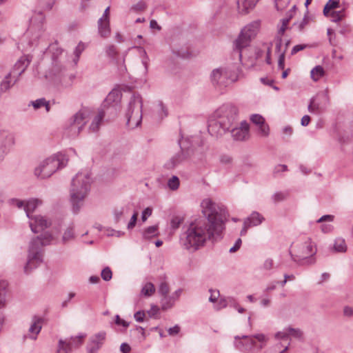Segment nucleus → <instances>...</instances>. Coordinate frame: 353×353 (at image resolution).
<instances>
[{"instance_id":"f257e3e1","label":"nucleus","mask_w":353,"mask_h":353,"mask_svg":"<svg viewBox=\"0 0 353 353\" xmlns=\"http://www.w3.org/2000/svg\"><path fill=\"white\" fill-rule=\"evenodd\" d=\"M201 208L203 216L192 221L184 233L183 244L187 250H196L207 241H216L223 238L227 219L224 207L206 198L201 201Z\"/></svg>"},{"instance_id":"f03ea898","label":"nucleus","mask_w":353,"mask_h":353,"mask_svg":"<svg viewBox=\"0 0 353 353\" xmlns=\"http://www.w3.org/2000/svg\"><path fill=\"white\" fill-rule=\"evenodd\" d=\"M238 108L230 103L223 104L211 115L208 121V132L214 137L223 135L236 125Z\"/></svg>"},{"instance_id":"7ed1b4c3","label":"nucleus","mask_w":353,"mask_h":353,"mask_svg":"<svg viewBox=\"0 0 353 353\" xmlns=\"http://www.w3.org/2000/svg\"><path fill=\"white\" fill-rule=\"evenodd\" d=\"M91 179L88 173L79 172L72 180L70 190L73 211L77 213L83 205L90 188Z\"/></svg>"},{"instance_id":"20e7f679","label":"nucleus","mask_w":353,"mask_h":353,"mask_svg":"<svg viewBox=\"0 0 353 353\" xmlns=\"http://www.w3.org/2000/svg\"><path fill=\"white\" fill-rule=\"evenodd\" d=\"M52 236L49 233H45L34 238L30 243L28 261L24 266V272L30 274L32 270L37 268L43 261L42 247L50 244Z\"/></svg>"},{"instance_id":"39448f33","label":"nucleus","mask_w":353,"mask_h":353,"mask_svg":"<svg viewBox=\"0 0 353 353\" xmlns=\"http://www.w3.org/2000/svg\"><path fill=\"white\" fill-rule=\"evenodd\" d=\"M67 157L61 153L46 158L34 169V175L39 179L52 176L58 169L64 168L68 163Z\"/></svg>"},{"instance_id":"423d86ee","label":"nucleus","mask_w":353,"mask_h":353,"mask_svg":"<svg viewBox=\"0 0 353 353\" xmlns=\"http://www.w3.org/2000/svg\"><path fill=\"white\" fill-rule=\"evenodd\" d=\"M143 99L139 93H133L130 98L125 111L126 125L134 129L140 125L143 112Z\"/></svg>"},{"instance_id":"0eeeda50","label":"nucleus","mask_w":353,"mask_h":353,"mask_svg":"<svg viewBox=\"0 0 353 353\" xmlns=\"http://www.w3.org/2000/svg\"><path fill=\"white\" fill-rule=\"evenodd\" d=\"M294 251L290 250L292 260L299 265L313 264L315 262L312 256L315 254L316 250L310 241H305L296 245Z\"/></svg>"},{"instance_id":"6e6552de","label":"nucleus","mask_w":353,"mask_h":353,"mask_svg":"<svg viewBox=\"0 0 353 353\" xmlns=\"http://www.w3.org/2000/svg\"><path fill=\"white\" fill-rule=\"evenodd\" d=\"M92 114V110L89 108L83 107L80 109L70 120L68 135L72 137L78 136L90 120Z\"/></svg>"},{"instance_id":"1a4fd4ad","label":"nucleus","mask_w":353,"mask_h":353,"mask_svg":"<svg viewBox=\"0 0 353 353\" xmlns=\"http://www.w3.org/2000/svg\"><path fill=\"white\" fill-rule=\"evenodd\" d=\"M259 24L256 21H254L245 26L234 42V51L238 54L239 58L241 57V50L244 48L249 46L250 41L257 34Z\"/></svg>"},{"instance_id":"9d476101","label":"nucleus","mask_w":353,"mask_h":353,"mask_svg":"<svg viewBox=\"0 0 353 353\" xmlns=\"http://www.w3.org/2000/svg\"><path fill=\"white\" fill-rule=\"evenodd\" d=\"M181 151L166 161L164 167L168 170H172L190 157L194 154V150L189 145L188 139L179 142Z\"/></svg>"},{"instance_id":"9b49d317","label":"nucleus","mask_w":353,"mask_h":353,"mask_svg":"<svg viewBox=\"0 0 353 353\" xmlns=\"http://www.w3.org/2000/svg\"><path fill=\"white\" fill-rule=\"evenodd\" d=\"M45 17L42 12H39L30 19V24L28 32L31 34L30 43L34 45L43 35L44 32L43 22Z\"/></svg>"},{"instance_id":"f8f14e48","label":"nucleus","mask_w":353,"mask_h":353,"mask_svg":"<svg viewBox=\"0 0 353 353\" xmlns=\"http://www.w3.org/2000/svg\"><path fill=\"white\" fill-rule=\"evenodd\" d=\"M50 50H52V68L50 70V75L54 76L60 82L63 81L65 77V68L62 64L59 57L62 56L63 52V50L57 47L56 46H51Z\"/></svg>"},{"instance_id":"ddd939ff","label":"nucleus","mask_w":353,"mask_h":353,"mask_svg":"<svg viewBox=\"0 0 353 353\" xmlns=\"http://www.w3.org/2000/svg\"><path fill=\"white\" fill-rule=\"evenodd\" d=\"M121 93L117 90H112L102 103V110L107 114L116 115L119 110V105L121 99Z\"/></svg>"},{"instance_id":"4468645a","label":"nucleus","mask_w":353,"mask_h":353,"mask_svg":"<svg viewBox=\"0 0 353 353\" xmlns=\"http://www.w3.org/2000/svg\"><path fill=\"white\" fill-rule=\"evenodd\" d=\"M242 339L244 340V341H239L236 343V347L245 352H251L253 349L255 348L256 346V342L254 341V339H257L260 342H263L265 341V336L263 334H258L252 336H248L246 335H243L241 337H239V336H235V339Z\"/></svg>"},{"instance_id":"2eb2a0df","label":"nucleus","mask_w":353,"mask_h":353,"mask_svg":"<svg viewBox=\"0 0 353 353\" xmlns=\"http://www.w3.org/2000/svg\"><path fill=\"white\" fill-rule=\"evenodd\" d=\"M14 143L13 134L6 132L0 133V163L3 161Z\"/></svg>"},{"instance_id":"dca6fc26","label":"nucleus","mask_w":353,"mask_h":353,"mask_svg":"<svg viewBox=\"0 0 353 353\" xmlns=\"http://www.w3.org/2000/svg\"><path fill=\"white\" fill-rule=\"evenodd\" d=\"M30 227L34 233H38L51 225L50 220L41 215H36L30 217Z\"/></svg>"},{"instance_id":"f3484780","label":"nucleus","mask_w":353,"mask_h":353,"mask_svg":"<svg viewBox=\"0 0 353 353\" xmlns=\"http://www.w3.org/2000/svg\"><path fill=\"white\" fill-rule=\"evenodd\" d=\"M30 61L31 59H30L28 55H23L15 63L10 72L12 73L13 77L15 78L14 81L19 80V77L25 72Z\"/></svg>"},{"instance_id":"a211bd4d","label":"nucleus","mask_w":353,"mask_h":353,"mask_svg":"<svg viewBox=\"0 0 353 353\" xmlns=\"http://www.w3.org/2000/svg\"><path fill=\"white\" fill-rule=\"evenodd\" d=\"M230 131L235 141H245L249 137V125L245 121L241 123L240 127H236L235 125Z\"/></svg>"},{"instance_id":"6ab92c4d","label":"nucleus","mask_w":353,"mask_h":353,"mask_svg":"<svg viewBox=\"0 0 353 353\" xmlns=\"http://www.w3.org/2000/svg\"><path fill=\"white\" fill-rule=\"evenodd\" d=\"M182 289H178L172 294H166L161 299V307L162 310H168L174 307L182 293Z\"/></svg>"},{"instance_id":"aec40b11","label":"nucleus","mask_w":353,"mask_h":353,"mask_svg":"<svg viewBox=\"0 0 353 353\" xmlns=\"http://www.w3.org/2000/svg\"><path fill=\"white\" fill-rule=\"evenodd\" d=\"M105 336L106 333L105 332H100L92 336L88 346V352L90 353L96 352L103 345Z\"/></svg>"},{"instance_id":"412c9836","label":"nucleus","mask_w":353,"mask_h":353,"mask_svg":"<svg viewBox=\"0 0 353 353\" xmlns=\"http://www.w3.org/2000/svg\"><path fill=\"white\" fill-rule=\"evenodd\" d=\"M229 78L228 70L226 68H216L212 70L211 79L214 84H225L226 80Z\"/></svg>"},{"instance_id":"4be33fe9","label":"nucleus","mask_w":353,"mask_h":353,"mask_svg":"<svg viewBox=\"0 0 353 353\" xmlns=\"http://www.w3.org/2000/svg\"><path fill=\"white\" fill-rule=\"evenodd\" d=\"M251 121L259 127V131L261 136L267 137L269 134V126L265 123L264 118L260 114H252L250 117Z\"/></svg>"},{"instance_id":"5701e85b","label":"nucleus","mask_w":353,"mask_h":353,"mask_svg":"<svg viewBox=\"0 0 353 353\" xmlns=\"http://www.w3.org/2000/svg\"><path fill=\"white\" fill-rule=\"evenodd\" d=\"M259 0H237L238 10L241 14H245L252 10Z\"/></svg>"},{"instance_id":"b1692460","label":"nucleus","mask_w":353,"mask_h":353,"mask_svg":"<svg viewBox=\"0 0 353 353\" xmlns=\"http://www.w3.org/2000/svg\"><path fill=\"white\" fill-rule=\"evenodd\" d=\"M152 110L154 116L159 119H163L168 115V110L161 101H157L152 103Z\"/></svg>"},{"instance_id":"393cba45","label":"nucleus","mask_w":353,"mask_h":353,"mask_svg":"<svg viewBox=\"0 0 353 353\" xmlns=\"http://www.w3.org/2000/svg\"><path fill=\"white\" fill-rule=\"evenodd\" d=\"M41 322L42 320L40 318L34 317L32 319V323L30 325L28 332L30 333L29 337L32 339L35 340L37 339V334L40 332L41 330Z\"/></svg>"},{"instance_id":"a878e982","label":"nucleus","mask_w":353,"mask_h":353,"mask_svg":"<svg viewBox=\"0 0 353 353\" xmlns=\"http://www.w3.org/2000/svg\"><path fill=\"white\" fill-rule=\"evenodd\" d=\"M107 113L105 110H102L100 109L97 113V114L94 117L90 127V131L92 132H96L99 130V126L102 123L103 118L105 117Z\"/></svg>"},{"instance_id":"bb28decb","label":"nucleus","mask_w":353,"mask_h":353,"mask_svg":"<svg viewBox=\"0 0 353 353\" xmlns=\"http://www.w3.org/2000/svg\"><path fill=\"white\" fill-rule=\"evenodd\" d=\"M42 203L41 201L38 199H30L26 201L24 210L26 213V216L30 219L32 216H30V213L33 212L35 209Z\"/></svg>"},{"instance_id":"cd10ccee","label":"nucleus","mask_w":353,"mask_h":353,"mask_svg":"<svg viewBox=\"0 0 353 353\" xmlns=\"http://www.w3.org/2000/svg\"><path fill=\"white\" fill-rule=\"evenodd\" d=\"M98 30L101 37H108L110 33V20L99 19Z\"/></svg>"},{"instance_id":"c85d7f7f","label":"nucleus","mask_w":353,"mask_h":353,"mask_svg":"<svg viewBox=\"0 0 353 353\" xmlns=\"http://www.w3.org/2000/svg\"><path fill=\"white\" fill-rule=\"evenodd\" d=\"M15 78L13 77V74L9 72L1 82L0 90L1 92H6L17 81H14Z\"/></svg>"},{"instance_id":"c756f323","label":"nucleus","mask_w":353,"mask_h":353,"mask_svg":"<svg viewBox=\"0 0 353 353\" xmlns=\"http://www.w3.org/2000/svg\"><path fill=\"white\" fill-rule=\"evenodd\" d=\"M264 220V217L257 212H253L250 216L245 219L251 227L260 225Z\"/></svg>"},{"instance_id":"7c9ffc66","label":"nucleus","mask_w":353,"mask_h":353,"mask_svg":"<svg viewBox=\"0 0 353 353\" xmlns=\"http://www.w3.org/2000/svg\"><path fill=\"white\" fill-rule=\"evenodd\" d=\"M158 226L152 225L145 228L143 232V237L145 239H150L154 236H158Z\"/></svg>"},{"instance_id":"2f4dec72","label":"nucleus","mask_w":353,"mask_h":353,"mask_svg":"<svg viewBox=\"0 0 353 353\" xmlns=\"http://www.w3.org/2000/svg\"><path fill=\"white\" fill-rule=\"evenodd\" d=\"M311 78L314 81H317L321 78L324 74L325 71L321 65H316L311 70Z\"/></svg>"},{"instance_id":"473e14b6","label":"nucleus","mask_w":353,"mask_h":353,"mask_svg":"<svg viewBox=\"0 0 353 353\" xmlns=\"http://www.w3.org/2000/svg\"><path fill=\"white\" fill-rule=\"evenodd\" d=\"M7 294V283L5 281H0V308L6 305Z\"/></svg>"},{"instance_id":"72a5a7b5","label":"nucleus","mask_w":353,"mask_h":353,"mask_svg":"<svg viewBox=\"0 0 353 353\" xmlns=\"http://www.w3.org/2000/svg\"><path fill=\"white\" fill-rule=\"evenodd\" d=\"M31 104L35 110L39 109L43 106L46 108L47 112L50 111V104L44 98L37 99L34 101H31Z\"/></svg>"},{"instance_id":"f704fd0d","label":"nucleus","mask_w":353,"mask_h":353,"mask_svg":"<svg viewBox=\"0 0 353 353\" xmlns=\"http://www.w3.org/2000/svg\"><path fill=\"white\" fill-rule=\"evenodd\" d=\"M127 207H117L113 210V216L115 223H119L123 217Z\"/></svg>"},{"instance_id":"c9c22d12","label":"nucleus","mask_w":353,"mask_h":353,"mask_svg":"<svg viewBox=\"0 0 353 353\" xmlns=\"http://www.w3.org/2000/svg\"><path fill=\"white\" fill-rule=\"evenodd\" d=\"M308 111L311 113H319L322 111L320 103L316 102L314 98H312L307 107Z\"/></svg>"},{"instance_id":"e433bc0d","label":"nucleus","mask_w":353,"mask_h":353,"mask_svg":"<svg viewBox=\"0 0 353 353\" xmlns=\"http://www.w3.org/2000/svg\"><path fill=\"white\" fill-rule=\"evenodd\" d=\"M84 336V335H81L79 336L71 337L70 339L64 340L67 342V343L70 344V353H71V349L72 346L78 347L82 343V339Z\"/></svg>"},{"instance_id":"4c0bfd02","label":"nucleus","mask_w":353,"mask_h":353,"mask_svg":"<svg viewBox=\"0 0 353 353\" xmlns=\"http://www.w3.org/2000/svg\"><path fill=\"white\" fill-rule=\"evenodd\" d=\"M347 249L345 240L341 238H338L335 240L334 244V250L336 252H343Z\"/></svg>"},{"instance_id":"58836bf2","label":"nucleus","mask_w":353,"mask_h":353,"mask_svg":"<svg viewBox=\"0 0 353 353\" xmlns=\"http://www.w3.org/2000/svg\"><path fill=\"white\" fill-rule=\"evenodd\" d=\"M75 237L74 229L72 227L68 228L62 236V242L66 243L67 242L74 239Z\"/></svg>"},{"instance_id":"ea45409f","label":"nucleus","mask_w":353,"mask_h":353,"mask_svg":"<svg viewBox=\"0 0 353 353\" xmlns=\"http://www.w3.org/2000/svg\"><path fill=\"white\" fill-rule=\"evenodd\" d=\"M154 292H155L154 285L150 282L147 283L142 288V290H141V294L145 296H152Z\"/></svg>"},{"instance_id":"a19ab883","label":"nucleus","mask_w":353,"mask_h":353,"mask_svg":"<svg viewBox=\"0 0 353 353\" xmlns=\"http://www.w3.org/2000/svg\"><path fill=\"white\" fill-rule=\"evenodd\" d=\"M70 344L60 339L58 343L57 353H70Z\"/></svg>"},{"instance_id":"79ce46f5","label":"nucleus","mask_w":353,"mask_h":353,"mask_svg":"<svg viewBox=\"0 0 353 353\" xmlns=\"http://www.w3.org/2000/svg\"><path fill=\"white\" fill-rule=\"evenodd\" d=\"M55 0H38L39 7L44 10H50L52 8Z\"/></svg>"},{"instance_id":"37998d69","label":"nucleus","mask_w":353,"mask_h":353,"mask_svg":"<svg viewBox=\"0 0 353 353\" xmlns=\"http://www.w3.org/2000/svg\"><path fill=\"white\" fill-rule=\"evenodd\" d=\"M330 17L333 22L340 21L345 17V10L341 9L339 11H332L330 13Z\"/></svg>"},{"instance_id":"c03bdc74","label":"nucleus","mask_w":353,"mask_h":353,"mask_svg":"<svg viewBox=\"0 0 353 353\" xmlns=\"http://www.w3.org/2000/svg\"><path fill=\"white\" fill-rule=\"evenodd\" d=\"M286 330L288 333V336L290 335L297 339H301L303 336V332L299 328L288 327L286 328Z\"/></svg>"},{"instance_id":"a18cd8bd","label":"nucleus","mask_w":353,"mask_h":353,"mask_svg":"<svg viewBox=\"0 0 353 353\" xmlns=\"http://www.w3.org/2000/svg\"><path fill=\"white\" fill-rule=\"evenodd\" d=\"M179 184V179L176 176H172L168 181V186L171 190H176Z\"/></svg>"},{"instance_id":"49530a36","label":"nucleus","mask_w":353,"mask_h":353,"mask_svg":"<svg viewBox=\"0 0 353 353\" xmlns=\"http://www.w3.org/2000/svg\"><path fill=\"white\" fill-rule=\"evenodd\" d=\"M170 292V287L167 282L162 281L159 285L158 293L163 297V296L168 294Z\"/></svg>"},{"instance_id":"de8ad7c7","label":"nucleus","mask_w":353,"mask_h":353,"mask_svg":"<svg viewBox=\"0 0 353 353\" xmlns=\"http://www.w3.org/2000/svg\"><path fill=\"white\" fill-rule=\"evenodd\" d=\"M310 17L305 14L301 21L299 23H294V26L296 27L299 31L302 32L305 26L309 23Z\"/></svg>"},{"instance_id":"09e8293b","label":"nucleus","mask_w":353,"mask_h":353,"mask_svg":"<svg viewBox=\"0 0 353 353\" xmlns=\"http://www.w3.org/2000/svg\"><path fill=\"white\" fill-rule=\"evenodd\" d=\"M288 196V193L283 192H277L274 193L272 199L274 203H278L284 201Z\"/></svg>"},{"instance_id":"8fccbe9b","label":"nucleus","mask_w":353,"mask_h":353,"mask_svg":"<svg viewBox=\"0 0 353 353\" xmlns=\"http://www.w3.org/2000/svg\"><path fill=\"white\" fill-rule=\"evenodd\" d=\"M105 52L107 55L112 59H115L118 54L117 47L114 45L108 46Z\"/></svg>"},{"instance_id":"3c124183","label":"nucleus","mask_w":353,"mask_h":353,"mask_svg":"<svg viewBox=\"0 0 353 353\" xmlns=\"http://www.w3.org/2000/svg\"><path fill=\"white\" fill-rule=\"evenodd\" d=\"M101 277L105 281H108L112 279V273L110 268L106 267L102 270Z\"/></svg>"},{"instance_id":"603ef678","label":"nucleus","mask_w":353,"mask_h":353,"mask_svg":"<svg viewBox=\"0 0 353 353\" xmlns=\"http://www.w3.org/2000/svg\"><path fill=\"white\" fill-rule=\"evenodd\" d=\"M290 0H274L275 7L277 10H283L289 4Z\"/></svg>"},{"instance_id":"864d4df0","label":"nucleus","mask_w":353,"mask_h":353,"mask_svg":"<svg viewBox=\"0 0 353 353\" xmlns=\"http://www.w3.org/2000/svg\"><path fill=\"white\" fill-rule=\"evenodd\" d=\"M282 43H283V39H282V37L279 35H276V37H275V50L276 52L278 53H281V52L283 51V46H282Z\"/></svg>"},{"instance_id":"5fc2aeb1","label":"nucleus","mask_w":353,"mask_h":353,"mask_svg":"<svg viewBox=\"0 0 353 353\" xmlns=\"http://www.w3.org/2000/svg\"><path fill=\"white\" fill-rule=\"evenodd\" d=\"M147 6L145 1H140L137 3L134 4L132 7V10L135 12L143 11L146 8Z\"/></svg>"},{"instance_id":"6e6d98bb","label":"nucleus","mask_w":353,"mask_h":353,"mask_svg":"<svg viewBox=\"0 0 353 353\" xmlns=\"http://www.w3.org/2000/svg\"><path fill=\"white\" fill-rule=\"evenodd\" d=\"M84 48H85L84 45L81 43H79L78 44V46L76 47V48L74 50V54H75L76 59L74 60L75 64H77L81 54L84 50Z\"/></svg>"},{"instance_id":"4d7b16f0","label":"nucleus","mask_w":353,"mask_h":353,"mask_svg":"<svg viewBox=\"0 0 353 353\" xmlns=\"http://www.w3.org/2000/svg\"><path fill=\"white\" fill-rule=\"evenodd\" d=\"M183 219L179 216H174L172 219L170 224L173 230L177 229L181 224Z\"/></svg>"},{"instance_id":"13d9d810","label":"nucleus","mask_w":353,"mask_h":353,"mask_svg":"<svg viewBox=\"0 0 353 353\" xmlns=\"http://www.w3.org/2000/svg\"><path fill=\"white\" fill-rule=\"evenodd\" d=\"M209 292H210L209 301L210 302L214 303L215 301H216L220 295L219 291L216 290L210 289Z\"/></svg>"},{"instance_id":"bf43d9fd","label":"nucleus","mask_w":353,"mask_h":353,"mask_svg":"<svg viewBox=\"0 0 353 353\" xmlns=\"http://www.w3.org/2000/svg\"><path fill=\"white\" fill-rule=\"evenodd\" d=\"M137 216H138V213L137 212H134L132 214V217L130 219V221L128 223V226H127L128 230H131V229H132L135 226L136 223H137Z\"/></svg>"},{"instance_id":"052dcab7","label":"nucleus","mask_w":353,"mask_h":353,"mask_svg":"<svg viewBox=\"0 0 353 353\" xmlns=\"http://www.w3.org/2000/svg\"><path fill=\"white\" fill-rule=\"evenodd\" d=\"M144 311H138L134 314V318L137 322H143L145 319Z\"/></svg>"},{"instance_id":"680f3d73","label":"nucleus","mask_w":353,"mask_h":353,"mask_svg":"<svg viewBox=\"0 0 353 353\" xmlns=\"http://www.w3.org/2000/svg\"><path fill=\"white\" fill-rule=\"evenodd\" d=\"M307 47L305 44H299L294 46L291 50V55H294L298 52L304 50Z\"/></svg>"},{"instance_id":"e2e57ef3","label":"nucleus","mask_w":353,"mask_h":353,"mask_svg":"<svg viewBox=\"0 0 353 353\" xmlns=\"http://www.w3.org/2000/svg\"><path fill=\"white\" fill-rule=\"evenodd\" d=\"M115 323L118 325H122L124 327H127L129 326V323H128L123 319H121L119 315L118 314L115 316Z\"/></svg>"},{"instance_id":"0e129e2a","label":"nucleus","mask_w":353,"mask_h":353,"mask_svg":"<svg viewBox=\"0 0 353 353\" xmlns=\"http://www.w3.org/2000/svg\"><path fill=\"white\" fill-rule=\"evenodd\" d=\"M334 216L333 215L327 214L322 216L320 219H319L316 222L317 223H323L325 221L332 222L334 221Z\"/></svg>"},{"instance_id":"69168bd1","label":"nucleus","mask_w":353,"mask_h":353,"mask_svg":"<svg viewBox=\"0 0 353 353\" xmlns=\"http://www.w3.org/2000/svg\"><path fill=\"white\" fill-rule=\"evenodd\" d=\"M152 210L150 208H146L143 212L141 215V219L144 222L147 220L148 217L151 216Z\"/></svg>"},{"instance_id":"338daca9","label":"nucleus","mask_w":353,"mask_h":353,"mask_svg":"<svg viewBox=\"0 0 353 353\" xmlns=\"http://www.w3.org/2000/svg\"><path fill=\"white\" fill-rule=\"evenodd\" d=\"M181 330L180 327L178 325H175L174 327H170L168 330V332L170 336H174L179 333Z\"/></svg>"},{"instance_id":"774afa93","label":"nucleus","mask_w":353,"mask_h":353,"mask_svg":"<svg viewBox=\"0 0 353 353\" xmlns=\"http://www.w3.org/2000/svg\"><path fill=\"white\" fill-rule=\"evenodd\" d=\"M343 315L347 317H352L353 316V308L348 305H346L343 307Z\"/></svg>"}]
</instances>
